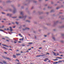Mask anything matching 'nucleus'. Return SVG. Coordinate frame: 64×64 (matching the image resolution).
<instances>
[{
	"label": "nucleus",
	"instance_id": "1",
	"mask_svg": "<svg viewBox=\"0 0 64 64\" xmlns=\"http://www.w3.org/2000/svg\"><path fill=\"white\" fill-rule=\"evenodd\" d=\"M26 16H20L19 17V18H20V19H25V18H26Z\"/></svg>",
	"mask_w": 64,
	"mask_h": 64
},
{
	"label": "nucleus",
	"instance_id": "2",
	"mask_svg": "<svg viewBox=\"0 0 64 64\" xmlns=\"http://www.w3.org/2000/svg\"><path fill=\"white\" fill-rule=\"evenodd\" d=\"M4 58L5 59H8V60H10V59L9 58L5 57L4 56Z\"/></svg>",
	"mask_w": 64,
	"mask_h": 64
},
{
	"label": "nucleus",
	"instance_id": "3",
	"mask_svg": "<svg viewBox=\"0 0 64 64\" xmlns=\"http://www.w3.org/2000/svg\"><path fill=\"white\" fill-rule=\"evenodd\" d=\"M12 15V14H7V16H11Z\"/></svg>",
	"mask_w": 64,
	"mask_h": 64
},
{
	"label": "nucleus",
	"instance_id": "4",
	"mask_svg": "<svg viewBox=\"0 0 64 64\" xmlns=\"http://www.w3.org/2000/svg\"><path fill=\"white\" fill-rule=\"evenodd\" d=\"M16 9L14 8V10L13 11V12L14 13H15L16 12Z\"/></svg>",
	"mask_w": 64,
	"mask_h": 64
},
{
	"label": "nucleus",
	"instance_id": "5",
	"mask_svg": "<svg viewBox=\"0 0 64 64\" xmlns=\"http://www.w3.org/2000/svg\"><path fill=\"white\" fill-rule=\"evenodd\" d=\"M27 29H29V28H26L25 29H23V30H27Z\"/></svg>",
	"mask_w": 64,
	"mask_h": 64
},
{
	"label": "nucleus",
	"instance_id": "6",
	"mask_svg": "<svg viewBox=\"0 0 64 64\" xmlns=\"http://www.w3.org/2000/svg\"><path fill=\"white\" fill-rule=\"evenodd\" d=\"M52 52V53H54V56H57V55H56V54L54 52Z\"/></svg>",
	"mask_w": 64,
	"mask_h": 64
},
{
	"label": "nucleus",
	"instance_id": "7",
	"mask_svg": "<svg viewBox=\"0 0 64 64\" xmlns=\"http://www.w3.org/2000/svg\"><path fill=\"white\" fill-rule=\"evenodd\" d=\"M9 28H10V31H12V27H10Z\"/></svg>",
	"mask_w": 64,
	"mask_h": 64
},
{
	"label": "nucleus",
	"instance_id": "8",
	"mask_svg": "<svg viewBox=\"0 0 64 64\" xmlns=\"http://www.w3.org/2000/svg\"><path fill=\"white\" fill-rule=\"evenodd\" d=\"M12 18H13V19H15V18H17L16 16H12Z\"/></svg>",
	"mask_w": 64,
	"mask_h": 64
},
{
	"label": "nucleus",
	"instance_id": "9",
	"mask_svg": "<svg viewBox=\"0 0 64 64\" xmlns=\"http://www.w3.org/2000/svg\"><path fill=\"white\" fill-rule=\"evenodd\" d=\"M24 39V38H20V40H22V41H23V40Z\"/></svg>",
	"mask_w": 64,
	"mask_h": 64
},
{
	"label": "nucleus",
	"instance_id": "10",
	"mask_svg": "<svg viewBox=\"0 0 64 64\" xmlns=\"http://www.w3.org/2000/svg\"><path fill=\"white\" fill-rule=\"evenodd\" d=\"M13 57L14 58H16V56H15L14 55H13Z\"/></svg>",
	"mask_w": 64,
	"mask_h": 64
},
{
	"label": "nucleus",
	"instance_id": "11",
	"mask_svg": "<svg viewBox=\"0 0 64 64\" xmlns=\"http://www.w3.org/2000/svg\"><path fill=\"white\" fill-rule=\"evenodd\" d=\"M26 22H28V23H30V21L29 20H26Z\"/></svg>",
	"mask_w": 64,
	"mask_h": 64
},
{
	"label": "nucleus",
	"instance_id": "12",
	"mask_svg": "<svg viewBox=\"0 0 64 64\" xmlns=\"http://www.w3.org/2000/svg\"><path fill=\"white\" fill-rule=\"evenodd\" d=\"M53 63L54 64H57V63H58V62H54Z\"/></svg>",
	"mask_w": 64,
	"mask_h": 64
},
{
	"label": "nucleus",
	"instance_id": "13",
	"mask_svg": "<svg viewBox=\"0 0 64 64\" xmlns=\"http://www.w3.org/2000/svg\"><path fill=\"white\" fill-rule=\"evenodd\" d=\"M62 62V61H59L58 62V63H59L61 62Z\"/></svg>",
	"mask_w": 64,
	"mask_h": 64
},
{
	"label": "nucleus",
	"instance_id": "14",
	"mask_svg": "<svg viewBox=\"0 0 64 64\" xmlns=\"http://www.w3.org/2000/svg\"><path fill=\"white\" fill-rule=\"evenodd\" d=\"M21 55V54H16V55L17 56H19V55Z\"/></svg>",
	"mask_w": 64,
	"mask_h": 64
},
{
	"label": "nucleus",
	"instance_id": "15",
	"mask_svg": "<svg viewBox=\"0 0 64 64\" xmlns=\"http://www.w3.org/2000/svg\"><path fill=\"white\" fill-rule=\"evenodd\" d=\"M28 18L29 19H31L32 18V17L31 16H28Z\"/></svg>",
	"mask_w": 64,
	"mask_h": 64
},
{
	"label": "nucleus",
	"instance_id": "16",
	"mask_svg": "<svg viewBox=\"0 0 64 64\" xmlns=\"http://www.w3.org/2000/svg\"><path fill=\"white\" fill-rule=\"evenodd\" d=\"M3 62V63H4V64H7L6 63V62H5V61H4Z\"/></svg>",
	"mask_w": 64,
	"mask_h": 64
},
{
	"label": "nucleus",
	"instance_id": "17",
	"mask_svg": "<svg viewBox=\"0 0 64 64\" xmlns=\"http://www.w3.org/2000/svg\"><path fill=\"white\" fill-rule=\"evenodd\" d=\"M20 14L21 15H22L23 14V12H20Z\"/></svg>",
	"mask_w": 64,
	"mask_h": 64
},
{
	"label": "nucleus",
	"instance_id": "18",
	"mask_svg": "<svg viewBox=\"0 0 64 64\" xmlns=\"http://www.w3.org/2000/svg\"><path fill=\"white\" fill-rule=\"evenodd\" d=\"M53 60H54V61H56V60H58V59H55V60L53 59Z\"/></svg>",
	"mask_w": 64,
	"mask_h": 64
},
{
	"label": "nucleus",
	"instance_id": "19",
	"mask_svg": "<svg viewBox=\"0 0 64 64\" xmlns=\"http://www.w3.org/2000/svg\"><path fill=\"white\" fill-rule=\"evenodd\" d=\"M0 31H2V32H4V31L1 29L0 30Z\"/></svg>",
	"mask_w": 64,
	"mask_h": 64
},
{
	"label": "nucleus",
	"instance_id": "20",
	"mask_svg": "<svg viewBox=\"0 0 64 64\" xmlns=\"http://www.w3.org/2000/svg\"><path fill=\"white\" fill-rule=\"evenodd\" d=\"M45 56V55L44 54L43 55H40V56Z\"/></svg>",
	"mask_w": 64,
	"mask_h": 64
},
{
	"label": "nucleus",
	"instance_id": "21",
	"mask_svg": "<svg viewBox=\"0 0 64 64\" xmlns=\"http://www.w3.org/2000/svg\"><path fill=\"white\" fill-rule=\"evenodd\" d=\"M7 39H9V38L8 37H6V36L5 37Z\"/></svg>",
	"mask_w": 64,
	"mask_h": 64
},
{
	"label": "nucleus",
	"instance_id": "22",
	"mask_svg": "<svg viewBox=\"0 0 64 64\" xmlns=\"http://www.w3.org/2000/svg\"><path fill=\"white\" fill-rule=\"evenodd\" d=\"M61 42H62V43H63V42H64V41L63 40H62L61 41Z\"/></svg>",
	"mask_w": 64,
	"mask_h": 64
},
{
	"label": "nucleus",
	"instance_id": "23",
	"mask_svg": "<svg viewBox=\"0 0 64 64\" xmlns=\"http://www.w3.org/2000/svg\"><path fill=\"white\" fill-rule=\"evenodd\" d=\"M32 43V42H29L28 43V44H31Z\"/></svg>",
	"mask_w": 64,
	"mask_h": 64
},
{
	"label": "nucleus",
	"instance_id": "24",
	"mask_svg": "<svg viewBox=\"0 0 64 64\" xmlns=\"http://www.w3.org/2000/svg\"><path fill=\"white\" fill-rule=\"evenodd\" d=\"M62 36H64V34H62Z\"/></svg>",
	"mask_w": 64,
	"mask_h": 64
},
{
	"label": "nucleus",
	"instance_id": "25",
	"mask_svg": "<svg viewBox=\"0 0 64 64\" xmlns=\"http://www.w3.org/2000/svg\"><path fill=\"white\" fill-rule=\"evenodd\" d=\"M12 24H15V23L13 22H12Z\"/></svg>",
	"mask_w": 64,
	"mask_h": 64
},
{
	"label": "nucleus",
	"instance_id": "26",
	"mask_svg": "<svg viewBox=\"0 0 64 64\" xmlns=\"http://www.w3.org/2000/svg\"><path fill=\"white\" fill-rule=\"evenodd\" d=\"M16 24H18V23L17 22H16Z\"/></svg>",
	"mask_w": 64,
	"mask_h": 64
},
{
	"label": "nucleus",
	"instance_id": "27",
	"mask_svg": "<svg viewBox=\"0 0 64 64\" xmlns=\"http://www.w3.org/2000/svg\"><path fill=\"white\" fill-rule=\"evenodd\" d=\"M48 61H48V62H49V63H50V60H48Z\"/></svg>",
	"mask_w": 64,
	"mask_h": 64
},
{
	"label": "nucleus",
	"instance_id": "28",
	"mask_svg": "<svg viewBox=\"0 0 64 64\" xmlns=\"http://www.w3.org/2000/svg\"><path fill=\"white\" fill-rule=\"evenodd\" d=\"M44 60V61L45 62H46V61H47V60Z\"/></svg>",
	"mask_w": 64,
	"mask_h": 64
},
{
	"label": "nucleus",
	"instance_id": "29",
	"mask_svg": "<svg viewBox=\"0 0 64 64\" xmlns=\"http://www.w3.org/2000/svg\"><path fill=\"white\" fill-rule=\"evenodd\" d=\"M2 14H5V13L3 12H2Z\"/></svg>",
	"mask_w": 64,
	"mask_h": 64
},
{
	"label": "nucleus",
	"instance_id": "30",
	"mask_svg": "<svg viewBox=\"0 0 64 64\" xmlns=\"http://www.w3.org/2000/svg\"><path fill=\"white\" fill-rule=\"evenodd\" d=\"M52 38L53 39H54V40H55V38L54 37H53Z\"/></svg>",
	"mask_w": 64,
	"mask_h": 64
},
{
	"label": "nucleus",
	"instance_id": "31",
	"mask_svg": "<svg viewBox=\"0 0 64 64\" xmlns=\"http://www.w3.org/2000/svg\"><path fill=\"white\" fill-rule=\"evenodd\" d=\"M16 60V61H18V62H19V61L18 60Z\"/></svg>",
	"mask_w": 64,
	"mask_h": 64
},
{
	"label": "nucleus",
	"instance_id": "32",
	"mask_svg": "<svg viewBox=\"0 0 64 64\" xmlns=\"http://www.w3.org/2000/svg\"><path fill=\"white\" fill-rule=\"evenodd\" d=\"M6 41H7L8 42H9V41L8 40H6Z\"/></svg>",
	"mask_w": 64,
	"mask_h": 64
},
{
	"label": "nucleus",
	"instance_id": "33",
	"mask_svg": "<svg viewBox=\"0 0 64 64\" xmlns=\"http://www.w3.org/2000/svg\"><path fill=\"white\" fill-rule=\"evenodd\" d=\"M17 64H21V63H17Z\"/></svg>",
	"mask_w": 64,
	"mask_h": 64
},
{
	"label": "nucleus",
	"instance_id": "34",
	"mask_svg": "<svg viewBox=\"0 0 64 64\" xmlns=\"http://www.w3.org/2000/svg\"><path fill=\"white\" fill-rule=\"evenodd\" d=\"M36 57H40V56H37Z\"/></svg>",
	"mask_w": 64,
	"mask_h": 64
},
{
	"label": "nucleus",
	"instance_id": "35",
	"mask_svg": "<svg viewBox=\"0 0 64 64\" xmlns=\"http://www.w3.org/2000/svg\"><path fill=\"white\" fill-rule=\"evenodd\" d=\"M14 43H17V42L14 41Z\"/></svg>",
	"mask_w": 64,
	"mask_h": 64
},
{
	"label": "nucleus",
	"instance_id": "36",
	"mask_svg": "<svg viewBox=\"0 0 64 64\" xmlns=\"http://www.w3.org/2000/svg\"><path fill=\"white\" fill-rule=\"evenodd\" d=\"M44 36L45 37H47V36H46V35H44Z\"/></svg>",
	"mask_w": 64,
	"mask_h": 64
},
{
	"label": "nucleus",
	"instance_id": "37",
	"mask_svg": "<svg viewBox=\"0 0 64 64\" xmlns=\"http://www.w3.org/2000/svg\"><path fill=\"white\" fill-rule=\"evenodd\" d=\"M3 48H4V49H6V48L4 47H3Z\"/></svg>",
	"mask_w": 64,
	"mask_h": 64
},
{
	"label": "nucleus",
	"instance_id": "38",
	"mask_svg": "<svg viewBox=\"0 0 64 64\" xmlns=\"http://www.w3.org/2000/svg\"><path fill=\"white\" fill-rule=\"evenodd\" d=\"M2 45L4 46H6V45Z\"/></svg>",
	"mask_w": 64,
	"mask_h": 64
},
{
	"label": "nucleus",
	"instance_id": "39",
	"mask_svg": "<svg viewBox=\"0 0 64 64\" xmlns=\"http://www.w3.org/2000/svg\"><path fill=\"white\" fill-rule=\"evenodd\" d=\"M43 42H46V41L44 40V41H43Z\"/></svg>",
	"mask_w": 64,
	"mask_h": 64
},
{
	"label": "nucleus",
	"instance_id": "40",
	"mask_svg": "<svg viewBox=\"0 0 64 64\" xmlns=\"http://www.w3.org/2000/svg\"><path fill=\"white\" fill-rule=\"evenodd\" d=\"M62 28H64V25L62 26Z\"/></svg>",
	"mask_w": 64,
	"mask_h": 64
},
{
	"label": "nucleus",
	"instance_id": "41",
	"mask_svg": "<svg viewBox=\"0 0 64 64\" xmlns=\"http://www.w3.org/2000/svg\"><path fill=\"white\" fill-rule=\"evenodd\" d=\"M59 9V8L58 7L56 8V9Z\"/></svg>",
	"mask_w": 64,
	"mask_h": 64
},
{
	"label": "nucleus",
	"instance_id": "42",
	"mask_svg": "<svg viewBox=\"0 0 64 64\" xmlns=\"http://www.w3.org/2000/svg\"><path fill=\"white\" fill-rule=\"evenodd\" d=\"M28 50H31V48L28 49Z\"/></svg>",
	"mask_w": 64,
	"mask_h": 64
},
{
	"label": "nucleus",
	"instance_id": "43",
	"mask_svg": "<svg viewBox=\"0 0 64 64\" xmlns=\"http://www.w3.org/2000/svg\"><path fill=\"white\" fill-rule=\"evenodd\" d=\"M25 25H23V27H25Z\"/></svg>",
	"mask_w": 64,
	"mask_h": 64
},
{
	"label": "nucleus",
	"instance_id": "44",
	"mask_svg": "<svg viewBox=\"0 0 64 64\" xmlns=\"http://www.w3.org/2000/svg\"><path fill=\"white\" fill-rule=\"evenodd\" d=\"M58 59L59 58H58V57H57V58H56V59H58Z\"/></svg>",
	"mask_w": 64,
	"mask_h": 64
},
{
	"label": "nucleus",
	"instance_id": "45",
	"mask_svg": "<svg viewBox=\"0 0 64 64\" xmlns=\"http://www.w3.org/2000/svg\"><path fill=\"white\" fill-rule=\"evenodd\" d=\"M62 58H59V59H62Z\"/></svg>",
	"mask_w": 64,
	"mask_h": 64
},
{
	"label": "nucleus",
	"instance_id": "46",
	"mask_svg": "<svg viewBox=\"0 0 64 64\" xmlns=\"http://www.w3.org/2000/svg\"><path fill=\"white\" fill-rule=\"evenodd\" d=\"M42 49V48H39V49Z\"/></svg>",
	"mask_w": 64,
	"mask_h": 64
},
{
	"label": "nucleus",
	"instance_id": "47",
	"mask_svg": "<svg viewBox=\"0 0 64 64\" xmlns=\"http://www.w3.org/2000/svg\"><path fill=\"white\" fill-rule=\"evenodd\" d=\"M4 27V26H3L2 27V28H3V27Z\"/></svg>",
	"mask_w": 64,
	"mask_h": 64
},
{
	"label": "nucleus",
	"instance_id": "48",
	"mask_svg": "<svg viewBox=\"0 0 64 64\" xmlns=\"http://www.w3.org/2000/svg\"><path fill=\"white\" fill-rule=\"evenodd\" d=\"M0 63H1V64H3V63H2V62H0Z\"/></svg>",
	"mask_w": 64,
	"mask_h": 64
},
{
	"label": "nucleus",
	"instance_id": "49",
	"mask_svg": "<svg viewBox=\"0 0 64 64\" xmlns=\"http://www.w3.org/2000/svg\"><path fill=\"white\" fill-rule=\"evenodd\" d=\"M45 60H48V58H46L45 59Z\"/></svg>",
	"mask_w": 64,
	"mask_h": 64
},
{
	"label": "nucleus",
	"instance_id": "50",
	"mask_svg": "<svg viewBox=\"0 0 64 64\" xmlns=\"http://www.w3.org/2000/svg\"><path fill=\"white\" fill-rule=\"evenodd\" d=\"M4 53H5V54H7V52H4Z\"/></svg>",
	"mask_w": 64,
	"mask_h": 64
},
{
	"label": "nucleus",
	"instance_id": "51",
	"mask_svg": "<svg viewBox=\"0 0 64 64\" xmlns=\"http://www.w3.org/2000/svg\"><path fill=\"white\" fill-rule=\"evenodd\" d=\"M29 52V50H27L26 51V52Z\"/></svg>",
	"mask_w": 64,
	"mask_h": 64
},
{
	"label": "nucleus",
	"instance_id": "52",
	"mask_svg": "<svg viewBox=\"0 0 64 64\" xmlns=\"http://www.w3.org/2000/svg\"><path fill=\"white\" fill-rule=\"evenodd\" d=\"M2 39H4V40H5V39L4 38H2Z\"/></svg>",
	"mask_w": 64,
	"mask_h": 64
},
{
	"label": "nucleus",
	"instance_id": "53",
	"mask_svg": "<svg viewBox=\"0 0 64 64\" xmlns=\"http://www.w3.org/2000/svg\"><path fill=\"white\" fill-rule=\"evenodd\" d=\"M20 53H23V52L22 51H21V52H20Z\"/></svg>",
	"mask_w": 64,
	"mask_h": 64
},
{
	"label": "nucleus",
	"instance_id": "54",
	"mask_svg": "<svg viewBox=\"0 0 64 64\" xmlns=\"http://www.w3.org/2000/svg\"><path fill=\"white\" fill-rule=\"evenodd\" d=\"M22 45V46H25V45Z\"/></svg>",
	"mask_w": 64,
	"mask_h": 64
},
{
	"label": "nucleus",
	"instance_id": "55",
	"mask_svg": "<svg viewBox=\"0 0 64 64\" xmlns=\"http://www.w3.org/2000/svg\"><path fill=\"white\" fill-rule=\"evenodd\" d=\"M57 54L58 55H59V54Z\"/></svg>",
	"mask_w": 64,
	"mask_h": 64
},
{
	"label": "nucleus",
	"instance_id": "56",
	"mask_svg": "<svg viewBox=\"0 0 64 64\" xmlns=\"http://www.w3.org/2000/svg\"><path fill=\"white\" fill-rule=\"evenodd\" d=\"M10 50H11V51H12V49H9Z\"/></svg>",
	"mask_w": 64,
	"mask_h": 64
},
{
	"label": "nucleus",
	"instance_id": "57",
	"mask_svg": "<svg viewBox=\"0 0 64 64\" xmlns=\"http://www.w3.org/2000/svg\"><path fill=\"white\" fill-rule=\"evenodd\" d=\"M46 54H49V53H47Z\"/></svg>",
	"mask_w": 64,
	"mask_h": 64
},
{
	"label": "nucleus",
	"instance_id": "58",
	"mask_svg": "<svg viewBox=\"0 0 64 64\" xmlns=\"http://www.w3.org/2000/svg\"><path fill=\"white\" fill-rule=\"evenodd\" d=\"M19 36H21V34H19Z\"/></svg>",
	"mask_w": 64,
	"mask_h": 64
},
{
	"label": "nucleus",
	"instance_id": "59",
	"mask_svg": "<svg viewBox=\"0 0 64 64\" xmlns=\"http://www.w3.org/2000/svg\"><path fill=\"white\" fill-rule=\"evenodd\" d=\"M7 30H9V28H7Z\"/></svg>",
	"mask_w": 64,
	"mask_h": 64
},
{
	"label": "nucleus",
	"instance_id": "60",
	"mask_svg": "<svg viewBox=\"0 0 64 64\" xmlns=\"http://www.w3.org/2000/svg\"><path fill=\"white\" fill-rule=\"evenodd\" d=\"M15 26H14L13 27V28H15Z\"/></svg>",
	"mask_w": 64,
	"mask_h": 64
},
{
	"label": "nucleus",
	"instance_id": "61",
	"mask_svg": "<svg viewBox=\"0 0 64 64\" xmlns=\"http://www.w3.org/2000/svg\"><path fill=\"white\" fill-rule=\"evenodd\" d=\"M60 56H63V55H61Z\"/></svg>",
	"mask_w": 64,
	"mask_h": 64
},
{
	"label": "nucleus",
	"instance_id": "62",
	"mask_svg": "<svg viewBox=\"0 0 64 64\" xmlns=\"http://www.w3.org/2000/svg\"><path fill=\"white\" fill-rule=\"evenodd\" d=\"M4 20H6V19L4 18Z\"/></svg>",
	"mask_w": 64,
	"mask_h": 64
},
{
	"label": "nucleus",
	"instance_id": "63",
	"mask_svg": "<svg viewBox=\"0 0 64 64\" xmlns=\"http://www.w3.org/2000/svg\"><path fill=\"white\" fill-rule=\"evenodd\" d=\"M2 22H4V21H2Z\"/></svg>",
	"mask_w": 64,
	"mask_h": 64
},
{
	"label": "nucleus",
	"instance_id": "64",
	"mask_svg": "<svg viewBox=\"0 0 64 64\" xmlns=\"http://www.w3.org/2000/svg\"><path fill=\"white\" fill-rule=\"evenodd\" d=\"M18 42L19 43H21V42Z\"/></svg>",
	"mask_w": 64,
	"mask_h": 64
}]
</instances>
